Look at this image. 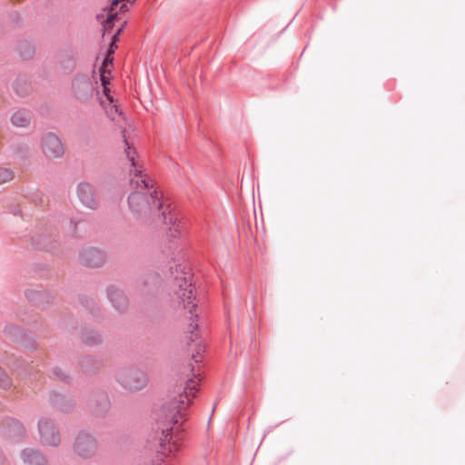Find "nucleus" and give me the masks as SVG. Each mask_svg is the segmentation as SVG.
Instances as JSON below:
<instances>
[{"instance_id": "1", "label": "nucleus", "mask_w": 465, "mask_h": 465, "mask_svg": "<svg viewBox=\"0 0 465 465\" xmlns=\"http://www.w3.org/2000/svg\"><path fill=\"white\" fill-rule=\"evenodd\" d=\"M126 153L131 163V185L133 192L128 197L131 212L136 219L149 222L155 225H163L168 237L176 238L181 234V223L172 213L169 205H164L161 193L154 187L153 181L143 173L134 160V153H130L126 140Z\"/></svg>"}, {"instance_id": "3", "label": "nucleus", "mask_w": 465, "mask_h": 465, "mask_svg": "<svg viewBox=\"0 0 465 465\" xmlns=\"http://www.w3.org/2000/svg\"><path fill=\"white\" fill-rule=\"evenodd\" d=\"M173 288L175 301L192 314L193 309L195 308L196 304L194 303V289L192 285L190 275L184 274L176 277Z\"/></svg>"}, {"instance_id": "13", "label": "nucleus", "mask_w": 465, "mask_h": 465, "mask_svg": "<svg viewBox=\"0 0 465 465\" xmlns=\"http://www.w3.org/2000/svg\"><path fill=\"white\" fill-rule=\"evenodd\" d=\"M24 460L29 465H45V458L34 450H26L24 451Z\"/></svg>"}, {"instance_id": "15", "label": "nucleus", "mask_w": 465, "mask_h": 465, "mask_svg": "<svg viewBox=\"0 0 465 465\" xmlns=\"http://www.w3.org/2000/svg\"><path fill=\"white\" fill-rule=\"evenodd\" d=\"M110 74H111V71H103V72H100V78H101V82H102V84L104 86V97L106 98V100L112 104L114 102V98L113 96L110 94V89L106 87V85L109 84L110 82Z\"/></svg>"}, {"instance_id": "22", "label": "nucleus", "mask_w": 465, "mask_h": 465, "mask_svg": "<svg viewBox=\"0 0 465 465\" xmlns=\"http://www.w3.org/2000/svg\"><path fill=\"white\" fill-rule=\"evenodd\" d=\"M193 358L195 359V361H196V362L200 361V359H199V357H198V356H194V355H193Z\"/></svg>"}, {"instance_id": "16", "label": "nucleus", "mask_w": 465, "mask_h": 465, "mask_svg": "<svg viewBox=\"0 0 465 465\" xmlns=\"http://www.w3.org/2000/svg\"><path fill=\"white\" fill-rule=\"evenodd\" d=\"M14 177L15 173L12 169L0 167V185L11 182Z\"/></svg>"}, {"instance_id": "18", "label": "nucleus", "mask_w": 465, "mask_h": 465, "mask_svg": "<svg viewBox=\"0 0 465 465\" xmlns=\"http://www.w3.org/2000/svg\"><path fill=\"white\" fill-rule=\"evenodd\" d=\"M11 378L0 367V387L6 390L12 386Z\"/></svg>"}, {"instance_id": "20", "label": "nucleus", "mask_w": 465, "mask_h": 465, "mask_svg": "<svg viewBox=\"0 0 465 465\" xmlns=\"http://www.w3.org/2000/svg\"><path fill=\"white\" fill-rule=\"evenodd\" d=\"M113 57L106 56L104 60L103 64L100 68V72L103 71H111V67L113 66Z\"/></svg>"}, {"instance_id": "8", "label": "nucleus", "mask_w": 465, "mask_h": 465, "mask_svg": "<svg viewBox=\"0 0 465 465\" xmlns=\"http://www.w3.org/2000/svg\"><path fill=\"white\" fill-rule=\"evenodd\" d=\"M72 88L75 98L81 102L86 101L93 95L94 86L87 77H76L73 81Z\"/></svg>"}, {"instance_id": "19", "label": "nucleus", "mask_w": 465, "mask_h": 465, "mask_svg": "<svg viewBox=\"0 0 465 465\" xmlns=\"http://www.w3.org/2000/svg\"><path fill=\"white\" fill-rule=\"evenodd\" d=\"M122 30H123V28H119L117 30V32L113 35L110 48L107 53V56L113 57V54L114 53L115 49L117 48L115 43L118 41V36L121 34Z\"/></svg>"}, {"instance_id": "4", "label": "nucleus", "mask_w": 465, "mask_h": 465, "mask_svg": "<svg viewBox=\"0 0 465 465\" xmlns=\"http://www.w3.org/2000/svg\"><path fill=\"white\" fill-rule=\"evenodd\" d=\"M119 384L128 391H137L143 389L148 382L146 374L136 368H125L116 375Z\"/></svg>"}, {"instance_id": "10", "label": "nucleus", "mask_w": 465, "mask_h": 465, "mask_svg": "<svg viewBox=\"0 0 465 465\" xmlns=\"http://www.w3.org/2000/svg\"><path fill=\"white\" fill-rule=\"evenodd\" d=\"M105 260L104 254L94 248H87L81 252L80 261L81 262L88 267H98L101 266Z\"/></svg>"}, {"instance_id": "2", "label": "nucleus", "mask_w": 465, "mask_h": 465, "mask_svg": "<svg viewBox=\"0 0 465 465\" xmlns=\"http://www.w3.org/2000/svg\"><path fill=\"white\" fill-rule=\"evenodd\" d=\"M199 381L196 375L189 379L183 390L177 391L166 404L167 417L170 421L178 423L183 419L192 399L195 396Z\"/></svg>"}, {"instance_id": "9", "label": "nucleus", "mask_w": 465, "mask_h": 465, "mask_svg": "<svg viewBox=\"0 0 465 465\" xmlns=\"http://www.w3.org/2000/svg\"><path fill=\"white\" fill-rule=\"evenodd\" d=\"M75 452L83 458H89L95 453L96 442L90 435H79L74 443Z\"/></svg>"}, {"instance_id": "17", "label": "nucleus", "mask_w": 465, "mask_h": 465, "mask_svg": "<svg viewBox=\"0 0 465 465\" xmlns=\"http://www.w3.org/2000/svg\"><path fill=\"white\" fill-rule=\"evenodd\" d=\"M168 437H169V433H167L164 436V441H168V447H166L165 443H163V442L161 443V446H162V449H163L162 451H163V454H166V455L168 453H172L173 451H176L177 449H178L177 445L174 442H173V443L170 442L171 438L168 439Z\"/></svg>"}, {"instance_id": "14", "label": "nucleus", "mask_w": 465, "mask_h": 465, "mask_svg": "<svg viewBox=\"0 0 465 465\" xmlns=\"http://www.w3.org/2000/svg\"><path fill=\"white\" fill-rule=\"evenodd\" d=\"M12 124L17 127H25L30 124V115L26 111H17L11 117Z\"/></svg>"}, {"instance_id": "11", "label": "nucleus", "mask_w": 465, "mask_h": 465, "mask_svg": "<svg viewBox=\"0 0 465 465\" xmlns=\"http://www.w3.org/2000/svg\"><path fill=\"white\" fill-rule=\"evenodd\" d=\"M108 296L117 310H124L127 307L128 300L121 290L111 287L108 291Z\"/></svg>"}, {"instance_id": "7", "label": "nucleus", "mask_w": 465, "mask_h": 465, "mask_svg": "<svg viewBox=\"0 0 465 465\" xmlns=\"http://www.w3.org/2000/svg\"><path fill=\"white\" fill-rule=\"evenodd\" d=\"M39 434L43 444L56 446L60 443V434L48 419H41L38 423Z\"/></svg>"}, {"instance_id": "21", "label": "nucleus", "mask_w": 465, "mask_h": 465, "mask_svg": "<svg viewBox=\"0 0 465 465\" xmlns=\"http://www.w3.org/2000/svg\"><path fill=\"white\" fill-rule=\"evenodd\" d=\"M197 323L195 321H193L190 325H189V329H188V331L191 333V336H190V341H194V339L197 338V333L195 332V331L197 330Z\"/></svg>"}, {"instance_id": "12", "label": "nucleus", "mask_w": 465, "mask_h": 465, "mask_svg": "<svg viewBox=\"0 0 465 465\" xmlns=\"http://www.w3.org/2000/svg\"><path fill=\"white\" fill-rule=\"evenodd\" d=\"M100 104L105 108L108 116L114 121H119L122 119L121 114L118 112L117 105L110 104L105 97H100Z\"/></svg>"}, {"instance_id": "5", "label": "nucleus", "mask_w": 465, "mask_h": 465, "mask_svg": "<svg viewBox=\"0 0 465 465\" xmlns=\"http://www.w3.org/2000/svg\"><path fill=\"white\" fill-rule=\"evenodd\" d=\"M42 151L48 158H60L64 153V148L61 140L51 133L43 137Z\"/></svg>"}, {"instance_id": "6", "label": "nucleus", "mask_w": 465, "mask_h": 465, "mask_svg": "<svg viewBox=\"0 0 465 465\" xmlns=\"http://www.w3.org/2000/svg\"><path fill=\"white\" fill-rule=\"evenodd\" d=\"M77 197L79 201L84 205L86 208L95 210L99 206V199L95 193V191L93 185L87 182H82L78 184L77 189Z\"/></svg>"}]
</instances>
